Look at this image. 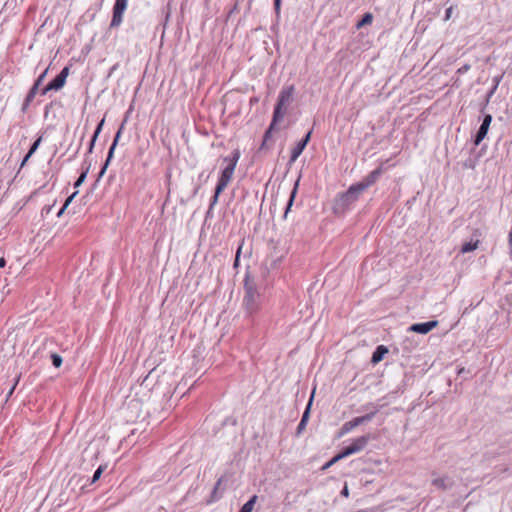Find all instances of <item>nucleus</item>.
Listing matches in <instances>:
<instances>
[{
    "label": "nucleus",
    "mask_w": 512,
    "mask_h": 512,
    "mask_svg": "<svg viewBox=\"0 0 512 512\" xmlns=\"http://www.w3.org/2000/svg\"><path fill=\"white\" fill-rule=\"evenodd\" d=\"M244 291L243 306L248 315H253L260 307L261 295L258 292L255 283L250 280L249 277L245 278Z\"/></svg>",
    "instance_id": "f257e3e1"
},
{
    "label": "nucleus",
    "mask_w": 512,
    "mask_h": 512,
    "mask_svg": "<svg viewBox=\"0 0 512 512\" xmlns=\"http://www.w3.org/2000/svg\"><path fill=\"white\" fill-rule=\"evenodd\" d=\"M294 86L290 85L287 87H284L278 96L277 103L274 107L273 117L274 122H279L283 119V117L286 114L287 107L292 103L293 101V94H294Z\"/></svg>",
    "instance_id": "f03ea898"
},
{
    "label": "nucleus",
    "mask_w": 512,
    "mask_h": 512,
    "mask_svg": "<svg viewBox=\"0 0 512 512\" xmlns=\"http://www.w3.org/2000/svg\"><path fill=\"white\" fill-rule=\"evenodd\" d=\"M240 158V151L235 149L231 156L225 157L224 162L227 163L226 167L222 170L221 175L218 179L216 186H218V191L220 189H224L228 186L230 181L233 178V174Z\"/></svg>",
    "instance_id": "7ed1b4c3"
},
{
    "label": "nucleus",
    "mask_w": 512,
    "mask_h": 512,
    "mask_svg": "<svg viewBox=\"0 0 512 512\" xmlns=\"http://www.w3.org/2000/svg\"><path fill=\"white\" fill-rule=\"evenodd\" d=\"M356 184L351 185L348 190L342 194H340L335 202V209L344 211L347 209L352 203L358 200L361 190H358Z\"/></svg>",
    "instance_id": "20e7f679"
},
{
    "label": "nucleus",
    "mask_w": 512,
    "mask_h": 512,
    "mask_svg": "<svg viewBox=\"0 0 512 512\" xmlns=\"http://www.w3.org/2000/svg\"><path fill=\"white\" fill-rule=\"evenodd\" d=\"M371 435H363L356 439H354L351 444L348 446H345L342 451L340 452L343 458H346L352 454L358 453L363 451L366 446L368 445L369 441L371 440Z\"/></svg>",
    "instance_id": "39448f33"
},
{
    "label": "nucleus",
    "mask_w": 512,
    "mask_h": 512,
    "mask_svg": "<svg viewBox=\"0 0 512 512\" xmlns=\"http://www.w3.org/2000/svg\"><path fill=\"white\" fill-rule=\"evenodd\" d=\"M68 74L69 68L64 67L62 71L41 90V94L46 95L51 90L58 91L63 88L66 83Z\"/></svg>",
    "instance_id": "423d86ee"
},
{
    "label": "nucleus",
    "mask_w": 512,
    "mask_h": 512,
    "mask_svg": "<svg viewBox=\"0 0 512 512\" xmlns=\"http://www.w3.org/2000/svg\"><path fill=\"white\" fill-rule=\"evenodd\" d=\"M127 3L128 0H115L110 28H116L120 26L123 20V14L127 8Z\"/></svg>",
    "instance_id": "0eeeda50"
},
{
    "label": "nucleus",
    "mask_w": 512,
    "mask_h": 512,
    "mask_svg": "<svg viewBox=\"0 0 512 512\" xmlns=\"http://www.w3.org/2000/svg\"><path fill=\"white\" fill-rule=\"evenodd\" d=\"M124 125H125V121L121 124V126L119 127L118 131L116 132V135L114 137V140L112 142V145L110 146L109 148V151H108V155H107V158H106V161L104 163V165L102 166L99 174H98V179H100L106 172V169L111 161V159L113 158V155H114V151H115V148L118 144V141L120 139V136H121V133L123 131V128H124Z\"/></svg>",
    "instance_id": "6e6552de"
},
{
    "label": "nucleus",
    "mask_w": 512,
    "mask_h": 512,
    "mask_svg": "<svg viewBox=\"0 0 512 512\" xmlns=\"http://www.w3.org/2000/svg\"><path fill=\"white\" fill-rule=\"evenodd\" d=\"M382 173V166L370 172L362 181L356 183L357 187L359 188L358 190L364 192L367 188L372 186L379 179Z\"/></svg>",
    "instance_id": "1a4fd4ad"
},
{
    "label": "nucleus",
    "mask_w": 512,
    "mask_h": 512,
    "mask_svg": "<svg viewBox=\"0 0 512 512\" xmlns=\"http://www.w3.org/2000/svg\"><path fill=\"white\" fill-rule=\"evenodd\" d=\"M491 122H492V115L486 114L484 116L482 124L480 125V127L475 135V138H474V144L476 146L479 145L486 137Z\"/></svg>",
    "instance_id": "9d476101"
},
{
    "label": "nucleus",
    "mask_w": 512,
    "mask_h": 512,
    "mask_svg": "<svg viewBox=\"0 0 512 512\" xmlns=\"http://www.w3.org/2000/svg\"><path fill=\"white\" fill-rule=\"evenodd\" d=\"M312 131H309L303 139H301L291 151L289 163L295 162L298 157L302 154L303 150L310 141Z\"/></svg>",
    "instance_id": "9b49d317"
},
{
    "label": "nucleus",
    "mask_w": 512,
    "mask_h": 512,
    "mask_svg": "<svg viewBox=\"0 0 512 512\" xmlns=\"http://www.w3.org/2000/svg\"><path fill=\"white\" fill-rule=\"evenodd\" d=\"M438 326L437 320H431L423 323H415L409 327V331L419 333V334H427L435 327Z\"/></svg>",
    "instance_id": "f8f14e48"
},
{
    "label": "nucleus",
    "mask_w": 512,
    "mask_h": 512,
    "mask_svg": "<svg viewBox=\"0 0 512 512\" xmlns=\"http://www.w3.org/2000/svg\"><path fill=\"white\" fill-rule=\"evenodd\" d=\"M432 484L441 490L451 489L454 481L449 476L437 477L432 480Z\"/></svg>",
    "instance_id": "ddd939ff"
},
{
    "label": "nucleus",
    "mask_w": 512,
    "mask_h": 512,
    "mask_svg": "<svg viewBox=\"0 0 512 512\" xmlns=\"http://www.w3.org/2000/svg\"><path fill=\"white\" fill-rule=\"evenodd\" d=\"M277 123L278 122H274V117H272V121H271L269 127L267 128V130L264 133L263 141H262L261 146H260V150H264V149L268 148V141L271 139L272 132L275 129V125Z\"/></svg>",
    "instance_id": "4468645a"
},
{
    "label": "nucleus",
    "mask_w": 512,
    "mask_h": 512,
    "mask_svg": "<svg viewBox=\"0 0 512 512\" xmlns=\"http://www.w3.org/2000/svg\"><path fill=\"white\" fill-rule=\"evenodd\" d=\"M365 409H372L369 413L363 415V416H360V417H357L360 425L366 423V422H369L373 419V417L376 415V413L379 411V409L374 406L373 404H368L364 407Z\"/></svg>",
    "instance_id": "2eb2a0df"
},
{
    "label": "nucleus",
    "mask_w": 512,
    "mask_h": 512,
    "mask_svg": "<svg viewBox=\"0 0 512 512\" xmlns=\"http://www.w3.org/2000/svg\"><path fill=\"white\" fill-rule=\"evenodd\" d=\"M387 352L388 349L385 346L379 345L372 354L371 362L373 364L379 363Z\"/></svg>",
    "instance_id": "dca6fc26"
},
{
    "label": "nucleus",
    "mask_w": 512,
    "mask_h": 512,
    "mask_svg": "<svg viewBox=\"0 0 512 512\" xmlns=\"http://www.w3.org/2000/svg\"><path fill=\"white\" fill-rule=\"evenodd\" d=\"M42 141V137H38L34 142L33 144L31 145L28 153L26 154V156L24 157V159L22 160L21 162V165L20 167L22 168L26 163L27 161L29 160V158L36 152V150L38 149L40 143Z\"/></svg>",
    "instance_id": "f3484780"
},
{
    "label": "nucleus",
    "mask_w": 512,
    "mask_h": 512,
    "mask_svg": "<svg viewBox=\"0 0 512 512\" xmlns=\"http://www.w3.org/2000/svg\"><path fill=\"white\" fill-rule=\"evenodd\" d=\"M359 425H360V423H359L357 417L353 418L350 421L345 422L343 424V426L341 427L340 435H344V434L350 432L351 430H353L354 428H356Z\"/></svg>",
    "instance_id": "a211bd4d"
},
{
    "label": "nucleus",
    "mask_w": 512,
    "mask_h": 512,
    "mask_svg": "<svg viewBox=\"0 0 512 512\" xmlns=\"http://www.w3.org/2000/svg\"><path fill=\"white\" fill-rule=\"evenodd\" d=\"M104 121H105V120H104V119H102V120L98 123V125H97V127H96V129H95V131H94V134H93V136H92V138H91V141H90V144H89V148H88V153H92L93 148H94V146H95V142H96V140H97V138H98V136H99V134H100V132H101V130H102V127H103Z\"/></svg>",
    "instance_id": "6ab92c4d"
},
{
    "label": "nucleus",
    "mask_w": 512,
    "mask_h": 512,
    "mask_svg": "<svg viewBox=\"0 0 512 512\" xmlns=\"http://www.w3.org/2000/svg\"><path fill=\"white\" fill-rule=\"evenodd\" d=\"M478 245H479V240H476L474 242L473 241L466 242L461 246L460 252L462 254H465V253L474 251L478 248Z\"/></svg>",
    "instance_id": "aec40b11"
},
{
    "label": "nucleus",
    "mask_w": 512,
    "mask_h": 512,
    "mask_svg": "<svg viewBox=\"0 0 512 512\" xmlns=\"http://www.w3.org/2000/svg\"><path fill=\"white\" fill-rule=\"evenodd\" d=\"M257 496H252L239 510V512H252Z\"/></svg>",
    "instance_id": "412c9836"
},
{
    "label": "nucleus",
    "mask_w": 512,
    "mask_h": 512,
    "mask_svg": "<svg viewBox=\"0 0 512 512\" xmlns=\"http://www.w3.org/2000/svg\"><path fill=\"white\" fill-rule=\"evenodd\" d=\"M312 400H313V395L311 396V398H310V400H309V402H308V404H307V406H306V409H305V411H304V412H303V414H302V418H301V420H300L301 422L306 423V424H307V422H308V420H309V416H310V409H311V405H312Z\"/></svg>",
    "instance_id": "4be33fe9"
},
{
    "label": "nucleus",
    "mask_w": 512,
    "mask_h": 512,
    "mask_svg": "<svg viewBox=\"0 0 512 512\" xmlns=\"http://www.w3.org/2000/svg\"><path fill=\"white\" fill-rule=\"evenodd\" d=\"M224 191V189H220L218 191V186L215 187L214 195L211 198L209 209H213V207L217 204L219 195Z\"/></svg>",
    "instance_id": "5701e85b"
},
{
    "label": "nucleus",
    "mask_w": 512,
    "mask_h": 512,
    "mask_svg": "<svg viewBox=\"0 0 512 512\" xmlns=\"http://www.w3.org/2000/svg\"><path fill=\"white\" fill-rule=\"evenodd\" d=\"M373 20V16L371 13H365L361 19V21L358 22L357 27L364 26L366 24H370Z\"/></svg>",
    "instance_id": "b1692460"
},
{
    "label": "nucleus",
    "mask_w": 512,
    "mask_h": 512,
    "mask_svg": "<svg viewBox=\"0 0 512 512\" xmlns=\"http://www.w3.org/2000/svg\"><path fill=\"white\" fill-rule=\"evenodd\" d=\"M51 361L54 367L59 368L62 365V357L59 354L52 353L51 354Z\"/></svg>",
    "instance_id": "393cba45"
},
{
    "label": "nucleus",
    "mask_w": 512,
    "mask_h": 512,
    "mask_svg": "<svg viewBox=\"0 0 512 512\" xmlns=\"http://www.w3.org/2000/svg\"><path fill=\"white\" fill-rule=\"evenodd\" d=\"M341 459H343V456L341 455V453H338L336 454L334 457H332L324 466H323V469H327L329 467H331L332 465H334L335 463H337L338 461H340Z\"/></svg>",
    "instance_id": "a878e982"
},
{
    "label": "nucleus",
    "mask_w": 512,
    "mask_h": 512,
    "mask_svg": "<svg viewBox=\"0 0 512 512\" xmlns=\"http://www.w3.org/2000/svg\"><path fill=\"white\" fill-rule=\"evenodd\" d=\"M38 89V87L33 85L27 93L25 100H27V102H32L38 92Z\"/></svg>",
    "instance_id": "bb28decb"
},
{
    "label": "nucleus",
    "mask_w": 512,
    "mask_h": 512,
    "mask_svg": "<svg viewBox=\"0 0 512 512\" xmlns=\"http://www.w3.org/2000/svg\"><path fill=\"white\" fill-rule=\"evenodd\" d=\"M296 192H297V184L295 185L293 191L291 192L290 198L288 200L287 207H286L285 214H284L285 217L293 204Z\"/></svg>",
    "instance_id": "cd10ccee"
},
{
    "label": "nucleus",
    "mask_w": 512,
    "mask_h": 512,
    "mask_svg": "<svg viewBox=\"0 0 512 512\" xmlns=\"http://www.w3.org/2000/svg\"><path fill=\"white\" fill-rule=\"evenodd\" d=\"M88 171H89V167H88L86 170H84V171L79 175L78 179H77V180L75 181V183H74V187H76V188H77V187H79V186H80V185L85 181V179H86V177H87V174H88Z\"/></svg>",
    "instance_id": "c85d7f7f"
},
{
    "label": "nucleus",
    "mask_w": 512,
    "mask_h": 512,
    "mask_svg": "<svg viewBox=\"0 0 512 512\" xmlns=\"http://www.w3.org/2000/svg\"><path fill=\"white\" fill-rule=\"evenodd\" d=\"M104 469H105V467H104V466H102V465H100V466L96 469V471L94 472L93 477H92V479H91V483H92V484H93V483H95L97 480H99V478L101 477V475H102V473H103Z\"/></svg>",
    "instance_id": "c756f323"
},
{
    "label": "nucleus",
    "mask_w": 512,
    "mask_h": 512,
    "mask_svg": "<svg viewBox=\"0 0 512 512\" xmlns=\"http://www.w3.org/2000/svg\"><path fill=\"white\" fill-rule=\"evenodd\" d=\"M47 73H48V68H46V69H45V70H44V71L39 75V77L36 79V81L34 82V84H33V85L39 88V87H40V85L43 83V81H44V79H45V77H46Z\"/></svg>",
    "instance_id": "7c9ffc66"
},
{
    "label": "nucleus",
    "mask_w": 512,
    "mask_h": 512,
    "mask_svg": "<svg viewBox=\"0 0 512 512\" xmlns=\"http://www.w3.org/2000/svg\"><path fill=\"white\" fill-rule=\"evenodd\" d=\"M19 379H20V376H18V377L16 378V380H15V382H14L13 386L10 388V390H8L7 398H9V397L13 394V392H14V390H15V388H16V386H17L18 382H19Z\"/></svg>",
    "instance_id": "2f4dec72"
},
{
    "label": "nucleus",
    "mask_w": 512,
    "mask_h": 512,
    "mask_svg": "<svg viewBox=\"0 0 512 512\" xmlns=\"http://www.w3.org/2000/svg\"><path fill=\"white\" fill-rule=\"evenodd\" d=\"M281 0H274V10L277 15L280 14Z\"/></svg>",
    "instance_id": "473e14b6"
},
{
    "label": "nucleus",
    "mask_w": 512,
    "mask_h": 512,
    "mask_svg": "<svg viewBox=\"0 0 512 512\" xmlns=\"http://www.w3.org/2000/svg\"><path fill=\"white\" fill-rule=\"evenodd\" d=\"M306 425H307L306 423H303L301 421L299 422L297 429H296L297 435H300L304 431Z\"/></svg>",
    "instance_id": "72a5a7b5"
},
{
    "label": "nucleus",
    "mask_w": 512,
    "mask_h": 512,
    "mask_svg": "<svg viewBox=\"0 0 512 512\" xmlns=\"http://www.w3.org/2000/svg\"><path fill=\"white\" fill-rule=\"evenodd\" d=\"M77 193H78V192H74L71 196H69V197L66 199V201H65V203H64L65 207H68V206H69V204L72 202V200H73V199H74V197L77 195Z\"/></svg>",
    "instance_id": "f704fd0d"
},
{
    "label": "nucleus",
    "mask_w": 512,
    "mask_h": 512,
    "mask_svg": "<svg viewBox=\"0 0 512 512\" xmlns=\"http://www.w3.org/2000/svg\"><path fill=\"white\" fill-rule=\"evenodd\" d=\"M452 11H453V7H449V8L446 9V11H445V20L450 19Z\"/></svg>",
    "instance_id": "c9c22d12"
},
{
    "label": "nucleus",
    "mask_w": 512,
    "mask_h": 512,
    "mask_svg": "<svg viewBox=\"0 0 512 512\" xmlns=\"http://www.w3.org/2000/svg\"><path fill=\"white\" fill-rule=\"evenodd\" d=\"M30 103H31V102H27V100H24V102H23V104H22V108H21V110H22V112H23V113H25V112L27 111V109H28V107H29Z\"/></svg>",
    "instance_id": "e433bc0d"
},
{
    "label": "nucleus",
    "mask_w": 512,
    "mask_h": 512,
    "mask_svg": "<svg viewBox=\"0 0 512 512\" xmlns=\"http://www.w3.org/2000/svg\"><path fill=\"white\" fill-rule=\"evenodd\" d=\"M341 495L344 496V497H348L349 496V490H348L347 486H344V488L341 491Z\"/></svg>",
    "instance_id": "4c0bfd02"
},
{
    "label": "nucleus",
    "mask_w": 512,
    "mask_h": 512,
    "mask_svg": "<svg viewBox=\"0 0 512 512\" xmlns=\"http://www.w3.org/2000/svg\"><path fill=\"white\" fill-rule=\"evenodd\" d=\"M469 69H470L469 65H464L461 68H459L458 72L459 73H464V72L468 71Z\"/></svg>",
    "instance_id": "58836bf2"
},
{
    "label": "nucleus",
    "mask_w": 512,
    "mask_h": 512,
    "mask_svg": "<svg viewBox=\"0 0 512 512\" xmlns=\"http://www.w3.org/2000/svg\"><path fill=\"white\" fill-rule=\"evenodd\" d=\"M497 86H498V81L496 82V84L494 85V87L491 89V91L488 93V98H490L493 93L495 92V90L497 89ZM489 99H487L488 101Z\"/></svg>",
    "instance_id": "ea45409f"
},
{
    "label": "nucleus",
    "mask_w": 512,
    "mask_h": 512,
    "mask_svg": "<svg viewBox=\"0 0 512 512\" xmlns=\"http://www.w3.org/2000/svg\"><path fill=\"white\" fill-rule=\"evenodd\" d=\"M497 86H498V81L496 82V84L494 85V87L491 89V91L488 93V98H490L493 93L495 92V90L497 89ZM489 99H487L488 101Z\"/></svg>",
    "instance_id": "a19ab883"
},
{
    "label": "nucleus",
    "mask_w": 512,
    "mask_h": 512,
    "mask_svg": "<svg viewBox=\"0 0 512 512\" xmlns=\"http://www.w3.org/2000/svg\"><path fill=\"white\" fill-rule=\"evenodd\" d=\"M241 249H242V245H240V246L238 247V249H237L236 259H235V263H236V264H237L238 259H239V256H240Z\"/></svg>",
    "instance_id": "79ce46f5"
},
{
    "label": "nucleus",
    "mask_w": 512,
    "mask_h": 512,
    "mask_svg": "<svg viewBox=\"0 0 512 512\" xmlns=\"http://www.w3.org/2000/svg\"><path fill=\"white\" fill-rule=\"evenodd\" d=\"M67 207H65V205L62 206V208L59 210V212L57 213V216L58 217H61V215L64 213V211L66 210Z\"/></svg>",
    "instance_id": "37998d69"
},
{
    "label": "nucleus",
    "mask_w": 512,
    "mask_h": 512,
    "mask_svg": "<svg viewBox=\"0 0 512 512\" xmlns=\"http://www.w3.org/2000/svg\"><path fill=\"white\" fill-rule=\"evenodd\" d=\"M5 265H6V260L3 257H1L0 258V268L5 267Z\"/></svg>",
    "instance_id": "c03bdc74"
}]
</instances>
